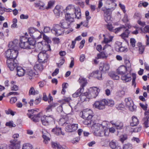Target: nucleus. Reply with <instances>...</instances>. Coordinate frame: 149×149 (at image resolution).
Masks as SVG:
<instances>
[{"instance_id": "f257e3e1", "label": "nucleus", "mask_w": 149, "mask_h": 149, "mask_svg": "<svg viewBox=\"0 0 149 149\" xmlns=\"http://www.w3.org/2000/svg\"><path fill=\"white\" fill-rule=\"evenodd\" d=\"M65 19H63L61 21L59 24L54 25L51 31L52 33L56 36H59L63 33L64 29H67L70 27V24L68 23Z\"/></svg>"}, {"instance_id": "f03ea898", "label": "nucleus", "mask_w": 149, "mask_h": 149, "mask_svg": "<svg viewBox=\"0 0 149 149\" xmlns=\"http://www.w3.org/2000/svg\"><path fill=\"white\" fill-rule=\"evenodd\" d=\"M21 43L20 46L22 48L30 50V53L34 50L35 41L33 38L27 39L25 37H23L20 39Z\"/></svg>"}, {"instance_id": "7ed1b4c3", "label": "nucleus", "mask_w": 149, "mask_h": 149, "mask_svg": "<svg viewBox=\"0 0 149 149\" xmlns=\"http://www.w3.org/2000/svg\"><path fill=\"white\" fill-rule=\"evenodd\" d=\"M107 124L106 121H103L101 124L95 123L92 125L91 128L94 131V134L97 136H101V134H100L101 130L103 129H104L107 126Z\"/></svg>"}, {"instance_id": "20e7f679", "label": "nucleus", "mask_w": 149, "mask_h": 149, "mask_svg": "<svg viewBox=\"0 0 149 149\" xmlns=\"http://www.w3.org/2000/svg\"><path fill=\"white\" fill-rule=\"evenodd\" d=\"M67 13L70 14H74L76 17L78 19L80 18L81 13L80 9L79 7H75L74 5H70L66 8Z\"/></svg>"}, {"instance_id": "39448f33", "label": "nucleus", "mask_w": 149, "mask_h": 149, "mask_svg": "<svg viewBox=\"0 0 149 149\" xmlns=\"http://www.w3.org/2000/svg\"><path fill=\"white\" fill-rule=\"evenodd\" d=\"M41 121L44 125H47L52 122L54 121V118L52 115H44L41 117Z\"/></svg>"}, {"instance_id": "423d86ee", "label": "nucleus", "mask_w": 149, "mask_h": 149, "mask_svg": "<svg viewBox=\"0 0 149 149\" xmlns=\"http://www.w3.org/2000/svg\"><path fill=\"white\" fill-rule=\"evenodd\" d=\"M18 54L17 50L9 49L6 52V55L7 59H16Z\"/></svg>"}, {"instance_id": "0eeeda50", "label": "nucleus", "mask_w": 149, "mask_h": 149, "mask_svg": "<svg viewBox=\"0 0 149 149\" xmlns=\"http://www.w3.org/2000/svg\"><path fill=\"white\" fill-rule=\"evenodd\" d=\"M28 111L29 113L30 112L31 113H27V115L29 118H31L32 121L35 122H38L40 121V113H38L36 115H34L33 113L36 111L33 109L29 110Z\"/></svg>"}, {"instance_id": "6e6552de", "label": "nucleus", "mask_w": 149, "mask_h": 149, "mask_svg": "<svg viewBox=\"0 0 149 149\" xmlns=\"http://www.w3.org/2000/svg\"><path fill=\"white\" fill-rule=\"evenodd\" d=\"M6 65L10 70L13 71L17 66L18 64L16 59L8 58L6 61Z\"/></svg>"}, {"instance_id": "1a4fd4ad", "label": "nucleus", "mask_w": 149, "mask_h": 149, "mask_svg": "<svg viewBox=\"0 0 149 149\" xmlns=\"http://www.w3.org/2000/svg\"><path fill=\"white\" fill-rule=\"evenodd\" d=\"M100 91V89L97 88L96 87L91 88L88 92V97L90 98H95L98 95Z\"/></svg>"}, {"instance_id": "9d476101", "label": "nucleus", "mask_w": 149, "mask_h": 149, "mask_svg": "<svg viewBox=\"0 0 149 149\" xmlns=\"http://www.w3.org/2000/svg\"><path fill=\"white\" fill-rule=\"evenodd\" d=\"M125 101L126 105L130 111H133L136 110V106L134 105L133 101L130 97L126 98Z\"/></svg>"}, {"instance_id": "9b49d317", "label": "nucleus", "mask_w": 149, "mask_h": 149, "mask_svg": "<svg viewBox=\"0 0 149 149\" xmlns=\"http://www.w3.org/2000/svg\"><path fill=\"white\" fill-rule=\"evenodd\" d=\"M109 9L107 8L105 6L102 8V10L104 12V19L107 22L111 19V14L112 11L109 10Z\"/></svg>"}, {"instance_id": "f8f14e48", "label": "nucleus", "mask_w": 149, "mask_h": 149, "mask_svg": "<svg viewBox=\"0 0 149 149\" xmlns=\"http://www.w3.org/2000/svg\"><path fill=\"white\" fill-rule=\"evenodd\" d=\"M105 99L96 101L93 104V107L99 110L103 109L105 108Z\"/></svg>"}, {"instance_id": "ddd939ff", "label": "nucleus", "mask_w": 149, "mask_h": 149, "mask_svg": "<svg viewBox=\"0 0 149 149\" xmlns=\"http://www.w3.org/2000/svg\"><path fill=\"white\" fill-rule=\"evenodd\" d=\"M20 42H19L18 40L15 39L9 43L8 45V47L9 48H11V49H16L18 51L19 47H20Z\"/></svg>"}, {"instance_id": "4468645a", "label": "nucleus", "mask_w": 149, "mask_h": 149, "mask_svg": "<svg viewBox=\"0 0 149 149\" xmlns=\"http://www.w3.org/2000/svg\"><path fill=\"white\" fill-rule=\"evenodd\" d=\"M46 51L44 52H40L38 55V61L39 62L45 63L47 62L49 56L46 53Z\"/></svg>"}, {"instance_id": "2eb2a0df", "label": "nucleus", "mask_w": 149, "mask_h": 149, "mask_svg": "<svg viewBox=\"0 0 149 149\" xmlns=\"http://www.w3.org/2000/svg\"><path fill=\"white\" fill-rule=\"evenodd\" d=\"M92 113V111L91 110H85L81 113V117L84 119H88L91 120L93 117Z\"/></svg>"}, {"instance_id": "dca6fc26", "label": "nucleus", "mask_w": 149, "mask_h": 149, "mask_svg": "<svg viewBox=\"0 0 149 149\" xmlns=\"http://www.w3.org/2000/svg\"><path fill=\"white\" fill-rule=\"evenodd\" d=\"M110 68L109 63L106 62L101 63L99 67V70L101 72H106L109 70Z\"/></svg>"}, {"instance_id": "f3484780", "label": "nucleus", "mask_w": 149, "mask_h": 149, "mask_svg": "<svg viewBox=\"0 0 149 149\" xmlns=\"http://www.w3.org/2000/svg\"><path fill=\"white\" fill-rule=\"evenodd\" d=\"M77 128V124L68 125L65 127V130L67 132H72L76 130Z\"/></svg>"}, {"instance_id": "a211bd4d", "label": "nucleus", "mask_w": 149, "mask_h": 149, "mask_svg": "<svg viewBox=\"0 0 149 149\" xmlns=\"http://www.w3.org/2000/svg\"><path fill=\"white\" fill-rule=\"evenodd\" d=\"M110 123L112 125H114L117 130H121L123 128V123L120 121L118 120L116 122H114L113 121H110Z\"/></svg>"}, {"instance_id": "6ab92c4d", "label": "nucleus", "mask_w": 149, "mask_h": 149, "mask_svg": "<svg viewBox=\"0 0 149 149\" xmlns=\"http://www.w3.org/2000/svg\"><path fill=\"white\" fill-rule=\"evenodd\" d=\"M62 7L60 6L57 5L53 10L54 13L56 17L58 18L60 14L62 13Z\"/></svg>"}, {"instance_id": "aec40b11", "label": "nucleus", "mask_w": 149, "mask_h": 149, "mask_svg": "<svg viewBox=\"0 0 149 149\" xmlns=\"http://www.w3.org/2000/svg\"><path fill=\"white\" fill-rule=\"evenodd\" d=\"M11 143L10 146V149H20V144L19 142H16V140H12L10 141Z\"/></svg>"}, {"instance_id": "412c9836", "label": "nucleus", "mask_w": 149, "mask_h": 149, "mask_svg": "<svg viewBox=\"0 0 149 149\" xmlns=\"http://www.w3.org/2000/svg\"><path fill=\"white\" fill-rule=\"evenodd\" d=\"M115 0H107L106 3L108 5H111V6H109L107 8H109V10H113L117 5L115 3Z\"/></svg>"}, {"instance_id": "4be33fe9", "label": "nucleus", "mask_w": 149, "mask_h": 149, "mask_svg": "<svg viewBox=\"0 0 149 149\" xmlns=\"http://www.w3.org/2000/svg\"><path fill=\"white\" fill-rule=\"evenodd\" d=\"M76 17V15L74 14H70L66 13L65 14V20L70 24L74 22V17Z\"/></svg>"}, {"instance_id": "5701e85b", "label": "nucleus", "mask_w": 149, "mask_h": 149, "mask_svg": "<svg viewBox=\"0 0 149 149\" xmlns=\"http://www.w3.org/2000/svg\"><path fill=\"white\" fill-rule=\"evenodd\" d=\"M127 71V67L123 65L120 66L117 70V73L121 76L126 73Z\"/></svg>"}, {"instance_id": "b1692460", "label": "nucleus", "mask_w": 149, "mask_h": 149, "mask_svg": "<svg viewBox=\"0 0 149 149\" xmlns=\"http://www.w3.org/2000/svg\"><path fill=\"white\" fill-rule=\"evenodd\" d=\"M121 79L125 82L130 81L131 80V76L130 74L126 73L121 76Z\"/></svg>"}, {"instance_id": "393cba45", "label": "nucleus", "mask_w": 149, "mask_h": 149, "mask_svg": "<svg viewBox=\"0 0 149 149\" xmlns=\"http://www.w3.org/2000/svg\"><path fill=\"white\" fill-rule=\"evenodd\" d=\"M42 137L44 139V142L46 144H47L48 143V141H49L50 139L49 137V134L47 132L45 131L42 132Z\"/></svg>"}, {"instance_id": "a878e982", "label": "nucleus", "mask_w": 149, "mask_h": 149, "mask_svg": "<svg viewBox=\"0 0 149 149\" xmlns=\"http://www.w3.org/2000/svg\"><path fill=\"white\" fill-rule=\"evenodd\" d=\"M79 97L80 100L82 102L87 101L89 100V99L90 98L88 97V93L87 92L81 94Z\"/></svg>"}, {"instance_id": "bb28decb", "label": "nucleus", "mask_w": 149, "mask_h": 149, "mask_svg": "<svg viewBox=\"0 0 149 149\" xmlns=\"http://www.w3.org/2000/svg\"><path fill=\"white\" fill-rule=\"evenodd\" d=\"M78 81L81 85V86L80 88H82L84 90V87L85 86L87 83L86 79L81 77L79 78Z\"/></svg>"}, {"instance_id": "cd10ccee", "label": "nucleus", "mask_w": 149, "mask_h": 149, "mask_svg": "<svg viewBox=\"0 0 149 149\" xmlns=\"http://www.w3.org/2000/svg\"><path fill=\"white\" fill-rule=\"evenodd\" d=\"M17 75L19 77H22L23 76L25 73L24 70L21 67H17Z\"/></svg>"}, {"instance_id": "c85d7f7f", "label": "nucleus", "mask_w": 149, "mask_h": 149, "mask_svg": "<svg viewBox=\"0 0 149 149\" xmlns=\"http://www.w3.org/2000/svg\"><path fill=\"white\" fill-rule=\"evenodd\" d=\"M102 73L100 71H96L93 72L92 74H93L94 77L99 80L102 79Z\"/></svg>"}, {"instance_id": "c756f323", "label": "nucleus", "mask_w": 149, "mask_h": 149, "mask_svg": "<svg viewBox=\"0 0 149 149\" xmlns=\"http://www.w3.org/2000/svg\"><path fill=\"white\" fill-rule=\"evenodd\" d=\"M52 132L57 135H59L60 134L64 135V133L62 132L61 129L60 128H56L53 129Z\"/></svg>"}, {"instance_id": "7c9ffc66", "label": "nucleus", "mask_w": 149, "mask_h": 149, "mask_svg": "<svg viewBox=\"0 0 149 149\" xmlns=\"http://www.w3.org/2000/svg\"><path fill=\"white\" fill-rule=\"evenodd\" d=\"M139 120L136 117L133 116L132 118V121L130 123V125L132 126H136L139 124Z\"/></svg>"}, {"instance_id": "2f4dec72", "label": "nucleus", "mask_w": 149, "mask_h": 149, "mask_svg": "<svg viewBox=\"0 0 149 149\" xmlns=\"http://www.w3.org/2000/svg\"><path fill=\"white\" fill-rule=\"evenodd\" d=\"M44 3L40 1H39L35 3V7L37 8H39V9H44L45 8L44 7Z\"/></svg>"}, {"instance_id": "473e14b6", "label": "nucleus", "mask_w": 149, "mask_h": 149, "mask_svg": "<svg viewBox=\"0 0 149 149\" xmlns=\"http://www.w3.org/2000/svg\"><path fill=\"white\" fill-rule=\"evenodd\" d=\"M31 36L34 39H39L41 38V33L38 31H36L33 33L31 34Z\"/></svg>"}, {"instance_id": "72a5a7b5", "label": "nucleus", "mask_w": 149, "mask_h": 149, "mask_svg": "<svg viewBox=\"0 0 149 149\" xmlns=\"http://www.w3.org/2000/svg\"><path fill=\"white\" fill-rule=\"evenodd\" d=\"M38 93V91L37 90H35L33 87H31L29 91V95H35Z\"/></svg>"}, {"instance_id": "f704fd0d", "label": "nucleus", "mask_w": 149, "mask_h": 149, "mask_svg": "<svg viewBox=\"0 0 149 149\" xmlns=\"http://www.w3.org/2000/svg\"><path fill=\"white\" fill-rule=\"evenodd\" d=\"M107 128V127L104 129H103L102 130H101L100 132V134H101V136H107L109 135V131L108 130V129L107 130H106Z\"/></svg>"}, {"instance_id": "c9c22d12", "label": "nucleus", "mask_w": 149, "mask_h": 149, "mask_svg": "<svg viewBox=\"0 0 149 149\" xmlns=\"http://www.w3.org/2000/svg\"><path fill=\"white\" fill-rule=\"evenodd\" d=\"M84 91L83 89L79 88L77 91L72 95V96L74 97H76L79 96H80L81 93Z\"/></svg>"}, {"instance_id": "e433bc0d", "label": "nucleus", "mask_w": 149, "mask_h": 149, "mask_svg": "<svg viewBox=\"0 0 149 149\" xmlns=\"http://www.w3.org/2000/svg\"><path fill=\"white\" fill-rule=\"evenodd\" d=\"M109 146L112 149H120V147L116 145V143L113 141H111L109 143Z\"/></svg>"}, {"instance_id": "4c0bfd02", "label": "nucleus", "mask_w": 149, "mask_h": 149, "mask_svg": "<svg viewBox=\"0 0 149 149\" xmlns=\"http://www.w3.org/2000/svg\"><path fill=\"white\" fill-rule=\"evenodd\" d=\"M125 30V32L120 35L121 37L124 39L128 37L129 34L130 33V32L128 29H126V30Z\"/></svg>"}, {"instance_id": "58836bf2", "label": "nucleus", "mask_w": 149, "mask_h": 149, "mask_svg": "<svg viewBox=\"0 0 149 149\" xmlns=\"http://www.w3.org/2000/svg\"><path fill=\"white\" fill-rule=\"evenodd\" d=\"M146 116L143 119V124L144 125V127L146 128H147L149 127L148 123V118Z\"/></svg>"}, {"instance_id": "ea45409f", "label": "nucleus", "mask_w": 149, "mask_h": 149, "mask_svg": "<svg viewBox=\"0 0 149 149\" xmlns=\"http://www.w3.org/2000/svg\"><path fill=\"white\" fill-rule=\"evenodd\" d=\"M103 36L104 37V39L103 42L107 44L111 42L112 40V37H110L109 38H106L104 34L103 35Z\"/></svg>"}, {"instance_id": "a19ab883", "label": "nucleus", "mask_w": 149, "mask_h": 149, "mask_svg": "<svg viewBox=\"0 0 149 149\" xmlns=\"http://www.w3.org/2000/svg\"><path fill=\"white\" fill-rule=\"evenodd\" d=\"M138 45L139 47V53L140 54H142L144 50L145 47L144 46H142L141 43H138Z\"/></svg>"}, {"instance_id": "79ce46f5", "label": "nucleus", "mask_w": 149, "mask_h": 149, "mask_svg": "<svg viewBox=\"0 0 149 149\" xmlns=\"http://www.w3.org/2000/svg\"><path fill=\"white\" fill-rule=\"evenodd\" d=\"M118 52H125L128 51V49L127 48L125 47L121 46L119 47L118 48H116Z\"/></svg>"}, {"instance_id": "37998d69", "label": "nucleus", "mask_w": 149, "mask_h": 149, "mask_svg": "<svg viewBox=\"0 0 149 149\" xmlns=\"http://www.w3.org/2000/svg\"><path fill=\"white\" fill-rule=\"evenodd\" d=\"M22 149H33V147L31 144L26 143L23 145Z\"/></svg>"}, {"instance_id": "c03bdc74", "label": "nucleus", "mask_w": 149, "mask_h": 149, "mask_svg": "<svg viewBox=\"0 0 149 149\" xmlns=\"http://www.w3.org/2000/svg\"><path fill=\"white\" fill-rule=\"evenodd\" d=\"M105 105L109 106H112L114 104V102L111 100H106L105 99Z\"/></svg>"}, {"instance_id": "a18cd8bd", "label": "nucleus", "mask_w": 149, "mask_h": 149, "mask_svg": "<svg viewBox=\"0 0 149 149\" xmlns=\"http://www.w3.org/2000/svg\"><path fill=\"white\" fill-rule=\"evenodd\" d=\"M106 57V55L104 52H101L97 54L95 58L97 59L104 58Z\"/></svg>"}, {"instance_id": "49530a36", "label": "nucleus", "mask_w": 149, "mask_h": 149, "mask_svg": "<svg viewBox=\"0 0 149 149\" xmlns=\"http://www.w3.org/2000/svg\"><path fill=\"white\" fill-rule=\"evenodd\" d=\"M132 85H134V87H135L136 84L135 82V80L136 78V74L134 73H132Z\"/></svg>"}, {"instance_id": "de8ad7c7", "label": "nucleus", "mask_w": 149, "mask_h": 149, "mask_svg": "<svg viewBox=\"0 0 149 149\" xmlns=\"http://www.w3.org/2000/svg\"><path fill=\"white\" fill-rule=\"evenodd\" d=\"M125 94V92L124 91H119L116 93V95L119 97H121L123 96Z\"/></svg>"}, {"instance_id": "09e8293b", "label": "nucleus", "mask_w": 149, "mask_h": 149, "mask_svg": "<svg viewBox=\"0 0 149 149\" xmlns=\"http://www.w3.org/2000/svg\"><path fill=\"white\" fill-rule=\"evenodd\" d=\"M17 22V20L16 18H14L13 19V24L11 25V27L15 28L17 27V25L16 23Z\"/></svg>"}, {"instance_id": "8fccbe9b", "label": "nucleus", "mask_w": 149, "mask_h": 149, "mask_svg": "<svg viewBox=\"0 0 149 149\" xmlns=\"http://www.w3.org/2000/svg\"><path fill=\"white\" fill-rule=\"evenodd\" d=\"M127 136L126 134L123 135L120 137V140L121 142L123 143L124 141L127 139Z\"/></svg>"}, {"instance_id": "3c124183", "label": "nucleus", "mask_w": 149, "mask_h": 149, "mask_svg": "<svg viewBox=\"0 0 149 149\" xmlns=\"http://www.w3.org/2000/svg\"><path fill=\"white\" fill-rule=\"evenodd\" d=\"M110 76L114 80H118L119 79V77L114 73H111L110 74Z\"/></svg>"}, {"instance_id": "603ef678", "label": "nucleus", "mask_w": 149, "mask_h": 149, "mask_svg": "<svg viewBox=\"0 0 149 149\" xmlns=\"http://www.w3.org/2000/svg\"><path fill=\"white\" fill-rule=\"evenodd\" d=\"M5 112L8 115L10 114L12 116H14L15 115V112L10 109L7 110H6Z\"/></svg>"}, {"instance_id": "864d4df0", "label": "nucleus", "mask_w": 149, "mask_h": 149, "mask_svg": "<svg viewBox=\"0 0 149 149\" xmlns=\"http://www.w3.org/2000/svg\"><path fill=\"white\" fill-rule=\"evenodd\" d=\"M65 61L64 59L63 58H61V59L60 61V62L58 63H57V66L60 68L63 65L65 62Z\"/></svg>"}, {"instance_id": "5fc2aeb1", "label": "nucleus", "mask_w": 149, "mask_h": 149, "mask_svg": "<svg viewBox=\"0 0 149 149\" xmlns=\"http://www.w3.org/2000/svg\"><path fill=\"white\" fill-rule=\"evenodd\" d=\"M34 68L39 70L40 71H41L43 69L42 66L40 64L36 65L34 66Z\"/></svg>"}, {"instance_id": "6e6d98bb", "label": "nucleus", "mask_w": 149, "mask_h": 149, "mask_svg": "<svg viewBox=\"0 0 149 149\" xmlns=\"http://www.w3.org/2000/svg\"><path fill=\"white\" fill-rule=\"evenodd\" d=\"M85 120L83 121L84 124L86 125H91L92 123L91 119L89 120L88 119H85Z\"/></svg>"}, {"instance_id": "4d7b16f0", "label": "nucleus", "mask_w": 149, "mask_h": 149, "mask_svg": "<svg viewBox=\"0 0 149 149\" xmlns=\"http://www.w3.org/2000/svg\"><path fill=\"white\" fill-rule=\"evenodd\" d=\"M142 31L144 33H149V25L145 26Z\"/></svg>"}, {"instance_id": "13d9d810", "label": "nucleus", "mask_w": 149, "mask_h": 149, "mask_svg": "<svg viewBox=\"0 0 149 149\" xmlns=\"http://www.w3.org/2000/svg\"><path fill=\"white\" fill-rule=\"evenodd\" d=\"M6 126H9L10 127H15V125L13 124V121H10L7 122L6 123Z\"/></svg>"}, {"instance_id": "bf43d9fd", "label": "nucleus", "mask_w": 149, "mask_h": 149, "mask_svg": "<svg viewBox=\"0 0 149 149\" xmlns=\"http://www.w3.org/2000/svg\"><path fill=\"white\" fill-rule=\"evenodd\" d=\"M123 149H132V145L130 144H127L124 145Z\"/></svg>"}, {"instance_id": "052dcab7", "label": "nucleus", "mask_w": 149, "mask_h": 149, "mask_svg": "<svg viewBox=\"0 0 149 149\" xmlns=\"http://www.w3.org/2000/svg\"><path fill=\"white\" fill-rule=\"evenodd\" d=\"M80 138L79 136L74 138L72 140V143L73 144H74L77 142H78L80 140Z\"/></svg>"}, {"instance_id": "680f3d73", "label": "nucleus", "mask_w": 149, "mask_h": 149, "mask_svg": "<svg viewBox=\"0 0 149 149\" xmlns=\"http://www.w3.org/2000/svg\"><path fill=\"white\" fill-rule=\"evenodd\" d=\"M125 28V26L124 25H122L121 26L116 28L115 30V32L116 33H117L118 32L120 31L122 29L123 30V29Z\"/></svg>"}, {"instance_id": "e2e57ef3", "label": "nucleus", "mask_w": 149, "mask_h": 149, "mask_svg": "<svg viewBox=\"0 0 149 149\" xmlns=\"http://www.w3.org/2000/svg\"><path fill=\"white\" fill-rule=\"evenodd\" d=\"M139 104L140 107L143 110L145 111L147 110L148 106L147 104H146V105H145L141 103H139Z\"/></svg>"}, {"instance_id": "0e129e2a", "label": "nucleus", "mask_w": 149, "mask_h": 149, "mask_svg": "<svg viewBox=\"0 0 149 149\" xmlns=\"http://www.w3.org/2000/svg\"><path fill=\"white\" fill-rule=\"evenodd\" d=\"M29 33L31 36V34H32L35 32L36 31V29L34 28L31 27L29 29Z\"/></svg>"}, {"instance_id": "69168bd1", "label": "nucleus", "mask_w": 149, "mask_h": 149, "mask_svg": "<svg viewBox=\"0 0 149 149\" xmlns=\"http://www.w3.org/2000/svg\"><path fill=\"white\" fill-rule=\"evenodd\" d=\"M122 20L124 23H126L128 22L129 20L128 18V16L127 14H125L124 17Z\"/></svg>"}, {"instance_id": "338daca9", "label": "nucleus", "mask_w": 149, "mask_h": 149, "mask_svg": "<svg viewBox=\"0 0 149 149\" xmlns=\"http://www.w3.org/2000/svg\"><path fill=\"white\" fill-rule=\"evenodd\" d=\"M54 4V1H49L48 3V8H51Z\"/></svg>"}, {"instance_id": "774afa93", "label": "nucleus", "mask_w": 149, "mask_h": 149, "mask_svg": "<svg viewBox=\"0 0 149 149\" xmlns=\"http://www.w3.org/2000/svg\"><path fill=\"white\" fill-rule=\"evenodd\" d=\"M141 127H137L134 128L132 132H139L141 131Z\"/></svg>"}]
</instances>
